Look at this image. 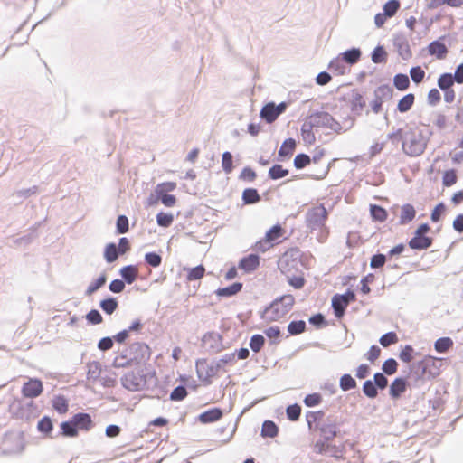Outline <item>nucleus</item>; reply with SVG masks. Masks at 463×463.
I'll return each instance as SVG.
<instances>
[{"label": "nucleus", "mask_w": 463, "mask_h": 463, "mask_svg": "<svg viewBox=\"0 0 463 463\" xmlns=\"http://www.w3.org/2000/svg\"><path fill=\"white\" fill-rule=\"evenodd\" d=\"M222 167L226 174L232 173V171L233 169L232 153L226 151L222 154Z\"/></svg>", "instance_id": "obj_45"}, {"label": "nucleus", "mask_w": 463, "mask_h": 463, "mask_svg": "<svg viewBox=\"0 0 463 463\" xmlns=\"http://www.w3.org/2000/svg\"><path fill=\"white\" fill-rule=\"evenodd\" d=\"M397 366V362L394 359L390 358L383 363L382 369L386 374L392 375L396 373Z\"/></svg>", "instance_id": "obj_54"}, {"label": "nucleus", "mask_w": 463, "mask_h": 463, "mask_svg": "<svg viewBox=\"0 0 463 463\" xmlns=\"http://www.w3.org/2000/svg\"><path fill=\"white\" fill-rule=\"evenodd\" d=\"M119 251L115 243L107 244L104 251V258L109 263L114 262L118 257Z\"/></svg>", "instance_id": "obj_29"}, {"label": "nucleus", "mask_w": 463, "mask_h": 463, "mask_svg": "<svg viewBox=\"0 0 463 463\" xmlns=\"http://www.w3.org/2000/svg\"><path fill=\"white\" fill-rule=\"evenodd\" d=\"M373 383L377 389L383 390L388 385V379L383 373H376L373 376Z\"/></svg>", "instance_id": "obj_62"}, {"label": "nucleus", "mask_w": 463, "mask_h": 463, "mask_svg": "<svg viewBox=\"0 0 463 463\" xmlns=\"http://www.w3.org/2000/svg\"><path fill=\"white\" fill-rule=\"evenodd\" d=\"M222 416V411L219 408L210 409L199 415V420L203 423H211L220 420Z\"/></svg>", "instance_id": "obj_13"}, {"label": "nucleus", "mask_w": 463, "mask_h": 463, "mask_svg": "<svg viewBox=\"0 0 463 463\" xmlns=\"http://www.w3.org/2000/svg\"><path fill=\"white\" fill-rule=\"evenodd\" d=\"M186 388L184 386L179 385L172 391L170 394V399L172 401H182L186 397Z\"/></svg>", "instance_id": "obj_52"}, {"label": "nucleus", "mask_w": 463, "mask_h": 463, "mask_svg": "<svg viewBox=\"0 0 463 463\" xmlns=\"http://www.w3.org/2000/svg\"><path fill=\"white\" fill-rule=\"evenodd\" d=\"M387 56L386 52L384 51L383 46H377L372 53V61L374 63H381L385 61Z\"/></svg>", "instance_id": "obj_50"}, {"label": "nucleus", "mask_w": 463, "mask_h": 463, "mask_svg": "<svg viewBox=\"0 0 463 463\" xmlns=\"http://www.w3.org/2000/svg\"><path fill=\"white\" fill-rule=\"evenodd\" d=\"M286 413H287V417L290 420H293V421L297 420L300 416L301 407L298 404L289 405V406H288V408L286 410Z\"/></svg>", "instance_id": "obj_53"}, {"label": "nucleus", "mask_w": 463, "mask_h": 463, "mask_svg": "<svg viewBox=\"0 0 463 463\" xmlns=\"http://www.w3.org/2000/svg\"><path fill=\"white\" fill-rule=\"evenodd\" d=\"M363 392L370 399H373L378 395L377 387L372 380H366L363 384Z\"/></svg>", "instance_id": "obj_42"}, {"label": "nucleus", "mask_w": 463, "mask_h": 463, "mask_svg": "<svg viewBox=\"0 0 463 463\" xmlns=\"http://www.w3.org/2000/svg\"><path fill=\"white\" fill-rule=\"evenodd\" d=\"M259 256L256 254H250L240 260L239 268L246 272H250L255 270L259 267Z\"/></svg>", "instance_id": "obj_8"}, {"label": "nucleus", "mask_w": 463, "mask_h": 463, "mask_svg": "<svg viewBox=\"0 0 463 463\" xmlns=\"http://www.w3.org/2000/svg\"><path fill=\"white\" fill-rule=\"evenodd\" d=\"M404 136H405V129L398 128V129L389 133L387 135V137L393 144H396V143H398L400 141H402V143L403 139H404Z\"/></svg>", "instance_id": "obj_60"}, {"label": "nucleus", "mask_w": 463, "mask_h": 463, "mask_svg": "<svg viewBox=\"0 0 463 463\" xmlns=\"http://www.w3.org/2000/svg\"><path fill=\"white\" fill-rule=\"evenodd\" d=\"M260 195L254 188H247L242 193V201L245 204H253L260 201Z\"/></svg>", "instance_id": "obj_24"}, {"label": "nucleus", "mask_w": 463, "mask_h": 463, "mask_svg": "<svg viewBox=\"0 0 463 463\" xmlns=\"http://www.w3.org/2000/svg\"><path fill=\"white\" fill-rule=\"evenodd\" d=\"M400 7V2L398 0H389L383 5V14L387 15V17H392Z\"/></svg>", "instance_id": "obj_40"}, {"label": "nucleus", "mask_w": 463, "mask_h": 463, "mask_svg": "<svg viewBox=\"0 0 463 463\" xmlns=\"http://www.w3.org/2000/svg\"><path fill=\"white\" fill-rule=\"evenodd\" d=\"M282 236V228L279 225H275L269 229L265 235L266 241L273 242Z\"/></svg>", "instance_id": "obj_44"}, {"label": "nucleus", "mask_w": 463, "mask_h": 463, "mask_svg": "<svg viewBox=\"0 0 463 463\" xmlns=\"http://www.w3.org/2000/svg\"><path fill=\"white\" fill-rule=\"evenodd\" d=\"M432 244V239L427 236H414L409 241V246L413 250H426Z\"/></svg>", "instance_id": "obj_10"}, {"label": "nucleus", "mask_w": 463, "mask_h": 463, "mask_svg": "<svg viewBox=\"0 0 463 463\" xmlns=\"http://www.w3.org/2000/svg\"><path fill=\"white\" fill-rule=\"evenodd\" d=\"M428 51L430 55L436 56L438 59H443L448 52V48L439 41H433L429 44Z\"/></svg>", "instance_id": "obj_16"}, {"label": "nucleus", "mask_w": 463, "mask_h": 463, "mask_svg": "<svg viewBox=\"0 0 463 463\" xmlns=\"http://www.w3.org/2000/svg\"><path fill=\"white\" fill-rule=\"evenodd\" d=\"M314 127L309 124V120L307 118L301 127V137L305 144L312 145L316 141L315 133L313 132Z\"/></svg>", "instance_id": "obj_18"}, {"label": "nucleus", "mask_w": 463, "mask_h": 463, "mask_svg": "<svg viewBox=\"0 0 463 463\" xmlns=\"http://www.w3.org/2000/svg\"><path fill=\"white\" fill-rule=\"evenodd\" d=\"M394 45L403 60H408L411 57V52L407 41L402 38H398L394 41Z\"/></svg>", "instance_id": "obj_21"}, {"label": "nucleus", "mask_w": 463, "mask_h": 463, "mask_svg": "<svg viewBox=\"0 0 463 463\" xmlns=\"http://www.w3.org/2000/svg\"><path fill=\"white\" fill-rule=\"evenodd\" d=\"M392 87L383 85L374 90V97L383 102L384 100H388L392 98Z\"/></svg>", "instance_id": "obj_27"}, {"label": "nucleus", "mask_w": 463, "mask_h": 463, "mask_svg": "<svg viewBox=\"0 0 463 463\" xmlns=\"http://www.w3.org/2000/svg\"><path fill=\"white\" fill-rule=\"evenodd\" d=\"M116 225L118 233L124 234L128 231V219L125 215H119Z\"/></svg>", "instance_id": "obj_57"}, {"label": "nucleus", "mask_w": 463, "mask_h": 463, "mask_svg": "<svg viewBox=\"0 0 463 463\" xmlns=\"http://www.w3.org/2000/svg\"><path fill=\"white\" fill-rule=\"evenodd\" d=\"M122 385L132 392L142 389L146 384V380L139 373L129 372L126 373L122 379Z\"/></svg>", "instance_id": "obj_5"}, {"label": "nucleus", "mask_w": 463, "mask_h": 463, "mask_svg": "<svg viewBox=\"0 0 463 463\" xmlns=\"http://www.w3.org/2000/svg\"><path fill=\"white\" fill-rule=\"evenodd\" d=\"M379 342L383 347H387L397 343L398 337L394 332H388L381 336Z\"/></svg>", "instance_id": "obj_48"}, {"label": "nucleus", "mask_w": 463, "mask_h": 463, "mask_svg": "<svg viewBox=\"0 0 463 463\" xmlns=\"http://www.w3.org/2000/svg\"><path fill=\"white\" fill-rule=\"evenodd\" d=\"M61 435L68 438H75L78 436L79 431L74 425L73 421L68 420L61 423Z\"/></svg>", "instance_id": "obj_25"}, {"label": "nucleus", "mask_w": 463, "mask_h": 463, "mask_svg": "<svg viewBox=\"0 0 463 463\" xmlns=\"http://www.w3.org/2000/svg\"><path fill=\"white\" fill-rule=\"evenodd\" d=\"M453 345V341L449 337H441L436 340L434 348L438 353H445Z\"/></svg>", "instance_id": "obj_33"}, {"label": "nucleus", "mask_w": 463, "mask_h": 463, "mask_svg": "<svg viewBox=\"0 0 463 463\" xmlns=\"http://www.w3.org/2000/svg\"><path fill=\"white\" fill-rule=\"evenodd\" d=\"M175 188L176 184L174 182L161 183L156 185L155 192L156 194H167L168 192L174 191Z\"/></svg>", "instance_id": "obj_51"}, {"label": "nucleus", "mask_w": 463, "mask_h": 463, "mask_svg": "<svg viewBox=\"0 0 463 463\" xmlns=\"http://www.w3.org/2000/svg\"><path fill=\"white\" fill-rule=\"evenodd\" d=\"M37 429L40 432L44 433L45 435H50L53 429V424L51 418L48 416L43 417L38 421Z\"/></svg>", "instance_id": "obj_32"}, {"label": "nucleus", "mask_w": 463, "mask_h": 463, "mask_svg": "<svg viewBox=\"0 0 463 463\" xmlns=\"http://www.w3.org/2000/svg\"><path fill=\"white\" fill-rule=\"evenodd\" d=\"M370 213L374 221L384 222L387 219L385 209L376 204L370 205Z\"/></svg>", "instance_id": "obj_30"}, {"label": "nucleus", "mask_w": 463, "mask_h": 463, "mask_svg": "<svg viewBox=\"0 0 463 463\" xmlns=\"http://www.w3.org/2000/svg\"><path fill=\"white\" fill-rule=\"evenodd\" d=\"M410 75L415 83H420L425 76V71L420 67H412L410 71Z\"/></svg>", "instance_id": "obj_55"}, {"label": "nucleus", "mask_w": 463, "mask_h": 463, "mask_svg": "<svg viewBox=\"0 0 463 463\" xmlns=\"http://www.w3.org/2000/svg\"><path fill=\"white\" fill-rule=\"evenodd\" d=\"M320 432L326 441H330L337 435L338 428L334 421L327 420V421L323 423L320 427Z\"/></svg>", "instance_id": "obj_9"}, {"label": "nucleus", "mask_w": 463, "mask_h": 463, "mask_svg": "<svg viewBox=\"0 0 463 463\" xmlns=\"http://www.w3.org/2000/svg\"><path fill=\"white\" fill-rule=\"evenodd\" d=\"M138 274V269L134 265H128L120 269V275L128 284H132Z\"/></svg>", "instance_id": "obj_19"}, {"label": "nucleus", "mask_w": 463, "mask_h": 463, "mask_svg": "<svg viewBox=\"0 0 463 463\" xmlns=\"http://www.w3.org/2000/svg\"><path fill=\"white\" fill-rule=\"evenodd\" d=\"M329 69L336 71L338 74L345 73L344 60L342 58H335L329 63Z\"/></svg>", "instance_id": "obj_59"}, {"label": "nucleus", "mask_w": 463, "mask_h": 463, "mask_svg": "<svg viewBox=\"0 0 463 463\" xmlns=\"http://www.w3.org/2000/svg\"><path fill=\"white\" fill-rule=\"evenodd\" d=\"M364 106L365 101L364 100L362 95L358 91L354 90L351 95L352 111L359 115L362 112Z\"/></svg>", "instance_id": "obj_20"}, {"label": "nucleus", "mask_w": 463, "mask_h": 463, "mask_svg": "<svg viewBox=\"0 0 463 463\" xmlns=\"http://www.w3.org/2000/svg\"><path fill=\"white\" fill-rule=\"evenodd\" d=\"M264 343H265L264 336L261 335L256 334V335H252L250 338V347L251 348V350L253 352L257 353L262 348Z\"/></svg>", "instance_id": "obj_46"}, {"label": "nucleus", "mask_w": 463, "mask_h": 463, "mask_svg": "<svg viewBox=\"0 0 463 463\" xmlns=\"http://www.w3.org/2000/svg\"><path fill=\"white\" fill-rule=\"evenodd\" d=\"M242 288L241 282H235L232 285L216 290V294L220 297H232L240 292Z\"/></svg>", "instance_id": "obj_22"}, {"label": "nucleus", "mask_w": 463, "mask_h": 463, "mask_svg": "<svg viewBox=\"0 0 463 463\" xmlns=\"http://www.w3.org/2000/svg\"><path fill=\"white\" fill-rule=\"evenodd\" d=\"M71 420L73 421V423L76 426L78 430H82L88 431L93 426L91 417L88 413H83V412L76 413L71 418Z\"/></svg>", "instance_id": "obj_7"}, {"label": "nucleus", "mask_w": 463, "mask_h": 463, "mask_svg": "<svg viewBox=\"0 0 463 463\" xmlns=\"http://www.w3.org/2000/svg\"><path fill=\"white\" fill-rule=\"evenodd\" d=\"M443 184L447 187L453 185L457 182V175L454 169L448 170L443 175Z\"/></svg>", "instance_id": "obj_58"}, {"label": "nucleus", "mask_w": 463, "mask_h": 463, "mask_svg": "<svg viewBox=\"0 0 463 463\" xmlns=\"http://www.w3.org/2000/svg\"><path fill=\"white\" fill-rule=\"evenodd\" d=\"M307 119L314 128H326L336 133H340L343 130L341 124L327 112L321 111L313 113Z\"/></svg>", "instance_id": "obj_4"}, {"label": "nucleus", "mask_w": 463, "mask_h": 463, "mask_svg": "<svg viewBox=\"0 0 463 463\" xmlns=\"http://www.w3.org/2000/svg\"><path fill=\"white\" fill-rule=\"evenodd\" d=\"M288 175V170L284 169L280 165H274L269 170V175L271 179L277 180Z\"/></svg>", "instance_id": "obj_38"}, {"label": "nucleus", "mask_w": 463, "mask_h": 463, "mask_svg": "<svg viewBox=\"0 0 463 463\" xmlns=\"http://www.w3.org/2000/svg\"><path fill=\"white\" fill-rule=\"evenodd\" d=\"M393 84L399 90H405L410 85L409 77L406 74H396L393 78Z\"/></svg>", "instance_id": "obj_34"}, {"label": "nucleus", "mask_w": 463, "mask_h": 463, "mask_svg": "<svg viewBox=\"0 0 463 463\" xmlns=\"http://www.w3.org/2000/svg\"><path fill=\"white\" fill-rule=\"evenodd\" d=\"M279 115L275 109V103L269 102L266 104L260 110V117L268 123H272Z\"/></svg>", "instance_id": "obj_17"}, {"label": "nucleus", "mask_w": 463, "mask_h": 463, "mask_svg": "<svg viewBox=\"0 0 463 463\" xmlns=\"http://www.w3.org/2000/svg\"><path fill=\"white\" fill-rule=\"evenodd\" d=\"M294 305V298L291 295H284L275 299L265 308L264 315L270 321H277L284 317Z\"/></svg>", "instance_id": "obj_2"}, {"label": "nucleus", "mask_w": 463, "mask_h": 463, "mask_svg": "<svg viewBox=\"0 0 463 463\" xmlns=\"http://www.w3.org/2000/svg\"><path fill=\"white\" fill-rule=\"evenodd\" d=\"M406 391V381L403 378H396L390 385V395L392 399H398Z\"/></svg>", "instance_id": "obj_11"}, {"label": "nucleus", "mask_w": 463, "mask_h": 463, "mask_svg": "<svg viewBox=\"0 0 463 463\" xmlns=\"http://www.w3.org/2000/svg\"><path fill=\"white\" fill-rule=\"evenodd\" d=\"M204 272H205L204 267L203 265H198L193 269H190L188 275H187V279L189 280L200 279L201 278L203 277Z\"/></svg>", "instance_id": "obj_49"}, {"label": "nucleus", "mask_w": 463, "mask_h": 463, "mask_svg": "<svg viewBox=\"0 0 463 463\" xmlns=\"http://www.w3.org/2000/svg\"><path fill=\"white\" fill-rule=\"evenodd\" d=\"M295 146H296L295 140L293 138H288L282 143V145L279 150V155L280 156H289L293 153Z\"/></svg>", "instance_id": "obj_36"}, {"label": "nucleus", "mask_w": 463, "mask_h": 463, "mask_svg": "<svg viewBox=\"0 0 463 463\" xmlns=\"http://www.w3.org/2000/svg\"><path fill=\"white\" fill-rule=\"evenodd\" d=\"M174 221V216L172 213H166L160 212L156 215L157 224L161 227H169Z\"/></svg>", "instance_id": "obj_43"}, {"label": "nucleus", "mask_w": 463, "mask_h": 463, "mask_svg": "<svg viewBox=\"0 0 463 463\" xmlns=\"http://www.w3.org/2000/svg\"><path fill=\"white\" fill-rule=\"evenodd\" d=\"M341 55L344 61L352 65L359 61L361 57V51L358 48H352L350 50L345 51Z\"/></svg>", "instance_id": "obj_26"}, {"label": "nucleus", "mask_w": 463, "mask_h": 463, "mask_svg": "<svg viewBox=\"0 0 463 463\" xmlns=\"http://www.w3.org/2000/svg\"><path fill=\"white\" fill-rule=\"evenodd\" d=\"M310 163L309 156L306 154H298L294 159V165L297 169H302Z\"/></svg>", "instance_id": "obj_56"}, {"label": "nucleus", "mask_w": 463, "mask_h": 463, "mask_svg": "<svg viewBox=\"0 0 463 463\" xmlns=\"http://www.w3.org/2000/svg\"><path fill=\"white\" fill-rule=\"evenodd\" d=\"M101 309L108 315H111L118 307V301L114 298H108L100 301Z\"/></svg>", "instance_id": "obj_31"}, {"label": "nucleus", "mask_w": 463, "mask_h": 463, "mask_svg": "<svg viewBox=\"0 0 463 463\" xmlns=\"http://www.w3.org/2000/svg\"><path fill=\"white\" fill-rule=\"evenodd\" d=\"M346 300L344 299V297H339V294H336L332 298V307L334 309L335 316L337 318H341L345 311L347 307Z\"/></svg>", "instance_id": "obj_15"}, {"label": "nucleus", "mask_w": 463, "mask_h": 463, "mask_svg": "<svg viewBox=\"0 0 463 463\" xmlns=\"http://www.w3.org/2000/svg\"><path fill=\"white\" fill-rule=\"evenodd\" d=\"M428 144L421 130L418 128H408L402 144V151L410 156H419L425 151Z\"/></svg>", "instance_id": "obj_1"}, {"label": "nucleus", "mask_w": 463, "mask_h": 463, "mask_svg": "<svg viewBox=\"0 0 463 463\" xmlns=\"http://www.w3.org/2000/svg\"><path fill=\"white\" fill-rule=\"evenodd\" d=\"M53 407L59 413H65L68 410L67 401L62 397H59L54 400Z\"/></svg>", "instance_id": "obj_64"}, {"label": "nucleus", "mask_w": 463, "mask_h": 463, "mask_svg": "<svg viewBox=\"0 0 463 463\" xmlns=\"http://www.w3.org/2000/svg\"><path fill=\"white\" fill-rule=\"evenodd\" d=\"M355 380L348 373L341 376L339 385L343 391H349L356 387Z\"/></svg>", "instance_id": "obj_37"}, {"label": "nucleus", "mask_w": 463, "mask_h": 463, "mask_svg": "<svg viewBox=\"0 0 463 463\" xmlns=\"http://www.w3.org/2000/svg\"><path fill=\"white\" fill-rule=\"evenodd\" d=\"M86 319L88 320L89 323H90L92 325L100 324L103 320L101 314L97 309L90 310L86 315Z\"/></svg>", "instance_id": "obj_61"}, {"label": "nucleus", "mask_w": 463, "mask_h": 463, "mask_svg": "<svg viewBox=\"0 0 463 463\" xmlns=\"http://www.w3.org/2000/svg\"><path fill=\"white\" fill-rule=\"evenodd\" d=\"M306 329V323L303 320L292 321L288 326V331L290 335H296L301 334Z\"/></svg>", "instance_id": "obj_41"}, {"label": "nucleus", "mask_w": 463, "mask_h": 463, "mask_svg": "<svg viewBox=\"0 0 463 463\" xmlns=\"http://www.w3.org/2000/svg\"><path fill=\"white\" fill-rule=\"evenodd\" d=\"M321 395L318 393L307 394L304 399V403L307 407L318 405L321 402Z\"/></svg>", "instance_id": "obj_63"}, {"label": "nucleus", "mask_w": 463, "mask_h": 463, "mask_svg": "<svg viewBox=\"0 0 463 463\" xmlns=\"http://www.w3.org/2000/svg\"><path fill=\"white\" fill-rule=\"evenodd\" d=\"M87 379L90 382L95 383L100 378L101 364L98 361H92L87 364Z\"/></svg>", "instance_id": "obj_14"}, {"label": "nucleus", "mask_w": 463, "mask_h": 463, "mask_svg": "<svg viewBox=\"0 0 463 463\" xmlns=\"http://www.w3.org/2000/svg\"><path fill=\"white\" fill-rule=\"evenodd\" d=\"M43 392V384L40 380L30 379L23 386L22 392L25 397L35 398Z\"/></svg>", "instance_id": "obj_6"}, {"label": "nucleus", "mask_w": 463, "mask_h": 463, "mask_svg": "<svg viewBox=\"0 0 463 463\" xmlns=\"http://www.w3.org/2000/svg\"><path fill=\"white\" fill-rule=\"evenodd\" d=\"M415 215H416V211L411 204H410V203L403 204L401 207V214H400V221H399L400 224L404 225V224L409 223L415 218Z\"/></svg>", "instance_id": "obj_12"}, {"label": "nucleus", "mask_w": 463, "mask_h": 463, "mask_svg": "<svg viewBox=\"0 0 463 463\" xmlns=\"http://www.w3.org/2000/svg\"><path fill=\"white\" fill-rule=\"evenodd\" d=\"M415 97L412 93H408L403 96L398 102L397 109L401 113H405L411 109L414 103Z\"/></svg>", "instance_id": "obj_23"}, {"label": "nucleus", "mask_w": 463, "mask_h": 463, "mask_svg": "<svg viewBox=\"0 0 463 463\" xmlns=\"http://www.w3.org/2000/svg\"><path fill=\"white\" fill-rule=\"evenodd\" d=\"M145 261L153 268H157L162 263V257L156 252H148L145 255Z\"/></svg>", "instance_id": "obj_47"}, {"label": "nucleus", "mask_w": 463, "mask_h": 463, "mask_svg": "<svg viewBox=\"0 0 463 463\" xmlns=\"http://www.w3.org/2000/svg\"><path fill=\"white\" fill-rule=\"evenodd\" d=\"M453 75L451 73H443L438 80V86L440 90H449L454 84Z\"/></svg>", "instance_id": "obj_35"}, {"label": "nucleus", "mask_w": 463, "mask_h": 463, "mask_svg": "<svg viewBox=\"0 0 463 463\" xmlns=\"http://www.w3.org/2000/svg\"><path fill=\"white\" fill-rule=\"evenodd\" d=\"M278 427L271 420H265L262 424L261 435L263 437L274 438L278 434Z\"/></svg>", "instance_id": "obj_28"}, {"label": "nucleus", "mask_w": 463, "mask_h": 463, "mask_svg": "<svg viewBox=\"0 0 463 463\" xmlns=\"http://www.w3.org/2000/svg\"><path fill=\"white\" fill-rule=\"evenodd\" d=\"M107 278L105 274L100 275L94 282L90 283L86 290V295L90 296L105 285Z\"/></svg>", "instance_id": "obj_39"}, {"label": "nucleus", "mask_w": 463, "mask_h": 463, "mask_svg": "<svg viewBox=\"0 0 463 463\" xmlns=\"http://www.w3.org/2000/svg\"><path fill=\"white\" fill-rule=\"evenodd\" d=\"M328 213L323 204L312 207L306 213L307 226L311 230L326 229Z\"/></svg>", "instance_id": "obj_3"}]
</instances>
